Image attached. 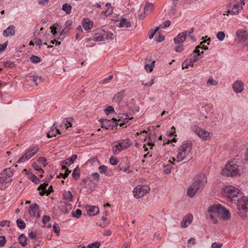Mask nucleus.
Returning <instances> with one entry per match:
<instances>
[{"label": "nucleus", "instance_id": "1", "mask_svg": "<svg viewBox=\"0 0 248 248\" xmlns=\"http://www.w3.org/2000/svg\"><path fill=\"white\" fill-rule=\"evenodd\" d=\"M240 163L235 159L228 161L220 170V174L226 177L233 178L241 175Z\"/></svg>", "mask_w": 248, "mask_h": 248}, {"label": "nucleus", "instance_id": "2", "mask_svg": "<svg viewBox=\"0 0 248 248\" xmlns=\"http://www.w3.org/2000/svg\"><path fill=\"white\" fill-rule=\"evenodd\" d=\"M192 144L189 141L183 142L179 147L175 157H172L173 161L178 162L190 159L192 155Z\"/></svg>", "mask_w": 248, "mask_h": 248}, {"label": "nucleus", "instance_id": "3", "mask_svg": "<svg viewBox=\"0 0 248 248\" xmlns=\"http://www.w3.org/2000/svg\"><path fill=\"white\" fill-rule=\"evenodd\" d=\"M207 183V178L204 174L199 175L197 179L193 182L187 189V194L189 197H193L197 192L203 188Z\"/></svg>", "mask_w": 248, "mask_h": 248}, {"label": "nucleus", "instance_id": "4", "mask_svg": "<svg viewBox=\"0 0 248 248\" xmlns=\"http://www.w3.org/2000/svg\"><path fill=\"white\" fill-rule=\"evenodd\" d=\"M14 172L11 168L5 169L0 174V189H4L8 183L11 182Z\"/></svg>", "mask_w": 248, "mask_h": 248}, {"label": "nucleus", "instance_id": "5", "mask_svg": "<svg viewBox=\"0 0 248 248\" xmlns=\"http://www.w3.org/2000/svg\"><path fill=\"white\" fill-rule=\"evenodd\" d=\"M202 48V47L198 46L196 47V49L193 51V53L195 54H197V55H192L189 56V58L187 59L185 62L182 63V68H187L188 66H193L194 62H197L198 60V57L200 55V50L199 49Z\"/></svg>", "mask_w": 248, "mask_h": 248}, {"label": "nucleus", "instance_id": "6", "mask_svg": "<svg viewBox=\"0 0 248 248\" xmlns=\"http://www.w3.org/2000/svg\"><path fill=\"white\" fill-rule=\"evenodd\" d=\"M223 191L225 195L232 202L233 199L237 197L240 190L238 188L232 186H226L223 188Z\"/></svg>", "mask_w": 248, "mask_h": 248}, {"label": "nucleus", "instance_id": "7", "mask_svg": "<svg viewBox=\"0 0 248 248\" xmlns=\"http://www.w3.org/2000/svg\"><path fill=\"white\" fill-rule=\"evenodd\" d=\"M96 35H101V37H93L92 40L96 42L104 41L108 39H112L113 34L110 32H106L103 29L96 30Z\"/></svg>", "mask_w": 248, "mask_h": 248}, {"label": "nucleus", "instance_id": "8", "mask_svg": "<svg viewBox=\"0 0 248 248\" xmlns=\"http://www.w3.org/2000/svg\"><path fill=\"white\" fill-rule=\"evenodd\" d=\"M194 132L200 138L205 141L210 140L213 136L212 132L197 126L194 127Z\"/></svg>", "mask_w": 248, "mask_h": 248}, {"label": "nucleus", "instance_id": "9", "mask_svg": "<svg viewBox=\"0 0 248 248\" xmlns=\"http://www.w3.org/2000/svg\"><path fill=\"white\" fill-rule=\"evenodd\" d=\"M221 207L220 204L213 205L210 206L208 209L210 217L215 224L217 222V217H219V214L221 213L220 210H221Z\"/></svg>", "mask_w": 248, "mask_h": 248}, {"label": "nucleus", "instance_id": "10", "mask_svg": "<svg viewBox=\"0 0 248 248\" xmlns=\"http://www.w3.org/2000/svg\"><path fill=\"white\" fill-rule=\"evenodd\" d=\"M150 190L148 186H137L133 190L134 196L137 199L140 198L148 193Z\"/></svg>", "mask_w": 248, "mask_h": 248}, {"label": "nucleus", "instance_id": "11", "mask_svg": "<svg viewBox=\"0 0 248 248\" xmlns=\"http://www.w3.org/2000/svg\"><path fill=\"white\" fill-rule=\"evenodd\" d=\"M39 150L38 146H34L31 148L26 153H25L21 157L19 158L17 161V163L24 162L30 159L35 154H36Z\"/></svg>", "mask_w": 248, "mask_h": 248}, {"label": "nucleus", "instance_id": "12", "mask_svg": "<svg viewBox=\"0 0 248 248\" xmlns=\"http://www.w3.org/2000/svg\"><path fill=\"white\" fill-rule=\"evenodd\" d=\"M237 209L238 210L247 211L248 210V198L243 197L239 199L237 202Z\"/></svg>", "mask_w": 248, "mask_h": 248}, {"label": "nucleus", "instance_id": "13", "mask_svg": "<svg viewBox=\"0 0 248 248\" xmlns=\"http://www.w3.org/2000/svg\"><path fill=\"white\" fill-rule=\"evenodd\" d=\"M48 185V184L47 183L45 182L42 184H41L38 186L37 189L39 191H40L39 192L40 195L44 196L45 194H46V195H48L52 191V186H51L49 187L48 190H46V187Z\"/></svg>", "mask_w": 248, "mask_h": 248}, {"label": "nucleus", "instance_id": "14", "mask_svg": "<svg viewBox=\"0 0 248 248\" xmlns=\"http://www.w3.org/2000/svg\"><path fill=\"white\" fill-rule=\"evenodd\" d=\"M29 213L31 216L34 217H36V218H39L40 217L39 206L37 203H34L30 207Z\"/></svg>", "mask_w": 248, "mask_h": 248}, {"label": "nucleus", "instance_id": "15", "mask_svg": "<svg viewBox=\"0 0 248 248\" xmlns=\"http://www.w3.org/2000/svg\"><path fill=\"white\" fill-rule=\"evenodd\" d=\"M85 208L87 214L90 216H94L99 214V209L96 206L86 205Z\"/></svg>", "mask_w": 248, "mask_h": 248}, {"label": "nucleus", "instance_id": "16", "mask_svg": "<svg viewBox=\"0 0 248 248\" xmlns=\"http://www.w3.org/2000/svg\"><path fill=\"white\" fill-rule=\"evenodd\" d=\"M236 38L239 42H245L248 39V33L243 30H239L236 32Z\"/></svg>", "mask_w": 248, "mask_h": 248}, {"label": "nucleus", "instance_id": "17", "mask_svg": "<svg viewBox=\"0 0 248 248\" xmlns=\"http://www.w3.org/2000/svg\"><path fill=\"white\" fill-rule=\"evenodd\" d=\"M193 220V216L188 214L185 216L181 222V227L183 228H186L189 225Z\"/></svg>", "mask_w": 248, "mask_h": 248}, {"label": "nucleus", "instance_id": "18", "mask_svg": "<svg viewBox=\"0 0 248 248\" xmlns=\"http://www.w3.org/2000/svg\"><path fill=\"white\" fill-rule=\"evenodd\" d=\"M187 31L179 33L176 38H174V43L176 45L183 44L186 40L187 36Z\"/></svg>", "mask_w": 248, "mask_h": 248}, {"label": "nucleus", "instance_id": "19", "mask_svg": "<svg viewBox=\"0 0 248 248\" xmlns=\"http://www.w3.org/2000/svg\"><path fill=\"white\" fill-rule=\"evenodd\" d=\"M111 121L115 124V126H117L118 125L116 123L117 120L115 118H112L111 120H109L107 119H102L99 120L100 122L102 124L101 127L104 128L106 130L108 129V126H109V123H110Z\"/></svg>", "mask_w": 248, "mask_h": 248}, {"label": "nucleus", "instance_id": "20", "mask_svg": "<svg viewBox=\"0 0 248 248\" xmlns=\"http://www.w3.org/2000/svg\"><path fill=\"white\" fill-rule=\"evenodd\" d=\"M232 88L235 92L240 93L244 90V84L241 81H236L233 83Z\"/></svg>", "mask_w": 248, "mask_h": 248}, {"label": "nucleus", "instance_id": "21", "mask_svg": "<svg viewBox=\"0 0 248 248\" xmlns=\"http://www.w3.org/2000/svg\"><path fill=\"white\" fill-rule=\"evenodd\" d=\"M15 34V27L13 25L9 26L3 31V34L5 37L13 36Z\"/></svg>", "mask_w": 248, "mask_h": 248}, {"label": "nucleus", "instance_id": "22", "mask_svg": "<svg viewBox=\"0 0 248 248\" xmlns=\"http://www.w3.org/2000/svg\"><path fill=\"white\" fill-rule=\"evenodd\" d=\"M118 142L122 147L121 149H123V150L127 149L132 145V143L129 139L120 140Z\"/></svg>", "mask_w": 248, "mask_h": 248}, {"label": "nucleus", "instance_id": "23", "mask_svg": "<svg viewBox=\"0 0 248 248\" xmlns=\"http://www.w3.org/2000/svg\"><path fill=\"white\" fill-rule=\"evenodd\" d=\"M220 213L219 214V216L224 219L227 220L230 218V214L228 210L226 209L223 207H221V210H220Z\"/></svg>", "mask_w": 248, "mask_h": 248}, {"label": "nucleus", "instance_id": "24", "mask_svg": "<svg viewBox=\"0 0 248 248\" xmlns=\"http://www.w3.org/2000/svg\"><path fill=\"white\" fill-rule=\"evenodd\" d=\"M240 7V4L238 3L237 4L234 5L231 11L229 10L228 11V14L233 15L238 14L239 12ZM227 15H228V14H227Z\"/></svg>", "mask_w": 248, "mask_h": 248}, {"label": "nucleus", "instance_id": "25", "mask_svg": "<svg viewBox=\"0 0 248 248\" xmlns=\"http://www.w3.org/2000/svg\"><path fill=\"white\" fill-rule=\"evenodd\" d=\"M119 26L120 27L127 28L130 27L131 26V24L126 19L123 18L120 21Z\"/></svg>", "mask_w": 248, "mask_h": 248}, {"label": "nucleus", "instance_id": "26", "mask_svg": "<svg viewBox=\"0 0 248 248\" xmlns=\"http://www.w3.org/2000/svg\"><path fill=\"white\" fill-rule=\"evenodd\" d=\"M63 198L67 202H72L73 200V195L70 191H65L63 193Z\"/></svg>", "mask_w": 248, "mask_h": 248}, {"label": "nucleus", "instance_id": "27", "mask_svg": "<svg viewBox=\"0 0 248 248\" xmlns=\"http://www.w3.org/2000/svg\"><path fill=\"white\" fill-rule=\"evenodd\" d=\"M77 158V155L74 154V155H73L70 158L67 159L65 160H63L62 162V163L63 164H65V165H70L73 163L74 161Z\"/></svg>", "mask_w": 248, "mask_h": 248}, {"label": "nucleus", "instance_id": "28", "mask_svg": "<svg viewBox=\"0 0 248 248\" xmlns=\"http://www.w3.org/2000/svg\"><path fill=\"white\" fill-rule=\"evenodd\" d=\"M28 238L23 234H22L19 235L18 237V241L19 242V244L22 247H25L27 245V241Z\"/></svg>", "mask_w": 248, "mask_h": 248}, {"label": "nucleus", "instance_id": "29", "mask_svg": "<svg viewBox=\"0 0 248 248\" xmlns=\"http://www.w3.org/2000/svg\"><path fill=\"white\" fill-rule=\"evenodd\" d=\"M57 134H60L59 130L55 127H53V129L47 133V137L48 138H50L53 137H55Z\"/></svg>", "mask_w": 248, "mask_h": 248}, {"label": "nucleus", "instance_id": "30", "mask_svg": "<svg viewBox=\"0 0 248 248\" xmlns=\"http://www.w3.org/2000/svg\"><path fill=\"white\" fill-rule=\"evenodd\" d=\"M116 144L115 145V146L112 147V152L115 155H117L119 154L122 150H123V149H121L122 147L120 145V144L118 142H116Z\"/></svg>", "mask_w": 248, "mask_h": 248}, {"label": "nucleus", "instance_id": "31", "mask_svg": "<svg viewBox=\"0 0 248 248\" xmlns=\"http://www.w3.org/2000/svg\"><path fill=\"white\" fill-rule=\"evenodd\" d=\"M169 163L164 166V171L166 174H169L171 171L172 166L174 164L170 160L168 161Z\"/></svg>", "mask_w": 248, "mask_h": 248}, {"label": "nucleus", "instance_id": "32", "mask_svg": "<svg viewBox=\"0 0 248 248\" xmlns=\"http://www.w3.org/2000/svg\"><path fill=\"white\" fill-rule=\"evenodd\" d=\"M82 26L85 30H91L93 26V22L91 21H85L83 23Z\"/></svg>", "mask_w": 248, "mask_h": 248}, {"label": "nucleus", "instance_id": "33", "mask_svg": "<svg viewBox=\"0 0 248 248\" xmlns=\"http://www.w3.org/2000/svg\"><path fill=\"white\" fill-rule=\"evenodd\" d=\"M150 62V63H146L145 65V69L148 73L151 72L155 66V62L151 61Z\"/></svg>", "mask_w": 248, "mask_h": 248}, {"label": "nucleus", "instance_id": "34", "mask_svg": "<svg viewBox=\"0 0 248 248\" xmlns=\"http://www.w3.org/2000/svg\"><path fill=\"white\" fill-rule=\"evenodd\" d=\"M106 7H107V9L104 12V14L106 16H109L112 14L113 9L111 5L109 3H107L106 4Z\"/></svg>", "mask_w": 248, "mask_h": 248}, {"label": "nucleus", "instance_id": "35", "mask_svg": "<svg viewBox=\"0 0 248 248\" xmlns=\"http://www.w3.org/2000/svg\"><path fill=\"white\" fill-rule=\"evenodd\" d=\"M124 95V91H122L118 93H117L114 97V99L117 101V102H119L121 100V99L123 98Z\"/></svg>", "mask_w": 248, "mask_h": 248}, {"label": "nucleus", "instance_id": "36", "mask_svg": "<svg viewBox=\"0 0 248 248\" xmlns=\"http://www.w3.org/2000/svg\"><path fill=\"white\" fill-rule=\"evenodd\" d=\"M71 6L68 3H65L62 5V10L67 14H69L71 13Z\"/></svg>", "mask_w": 248, "mask_h": 248}, {"label": "nucleus", "instance_id": "37", "mask_svg": "<svg viewBox=\"0 0 248 248\" xmlns=\"http://www.w3.org/2000/svg\"><path fill=\"white\" fill-rule=\"evenodd\" d=\"M31 80H32L36 85H37L38 83L43 82V79L41 77L33 76L31 77Z\"/></svg>", "mask_w": 248, "mask_h": 248}, {"label": "nucleus", "instance_id": "38", "mask_svg": "<svg viewBox=\"0 0 248 248\" xmlns=\"http://www.w3.org/2000/svg\"><path fill=\"white\" fill-rule=\"evenodd\" d=\"M82 214V211L79 209H77L75 212H72V216L74 217L78 218Z\"/></svg>", "mask_w": 248, "mask_h": 248}, {"label": "nucleus", "instance_id": "39", "mask_svg": "<svg viewBox=\"0 0 248 248\" xmlns=\"http://www.w3.org/2000/svg\"><path fill=\"white\" fill-rule=\"evenodd\" d=\"M100 246V243L99 242L96 241L89 244L86 248H99Z\"/></svg>", "mask_w": 248, "mask_h": 248}, {"label": "nucleus", "instance_id": "40", "mask_svg": "<svg viewBox=\"0 0 248 248\" xmlns=\"http://www.w3.org/2000/svg\"><path fill=\"white\" fill-rule=\"evenodd\" d=\"M16 223L18 227L21 229H23L26 227L25 223L21 219H17L16 220Z\"/></svg>", "mask_w": 248, "mask_h": 248}, {"label": "nucleus", "instance_id": "41", "mask_svg": "<svg viewBox=\"0 0 248 248\" xmlns=\"http://www.w3.org/2000/svg\"><path fill=\"white\" fill-rule=\"evenodd\" d=\"M225 37V34L223 31H219L217 34V37L220 41H222Z\"/></svg>", "mask_w": 248, "mask_h": 248}, {"label": "nucleus", "instance_id": "42", "mask_svg": "<svg viewBox=\"0 0 248 248\" xmlns=\"http://www.w3.org/2000/svg\"><path fill=\"white\" fill-rule=\"evenodd\" d=\"M109 162L112 165H116L118 163L117 157L112 156L109 158Z\"/></svg>", "mask_w": 248, "mask_h": 248}, {"label": "nucleus", "instance_id": "43", "mask_svg": "<svg viewBox=\"0 0 248 248\" xmlns=\"http://www.w3.org/2000/svg\"><path fill=\"white\" fill-rule=\"evenodd\" d=\"M31 61L33 63H38L41 61V59L37 56H32L31 57Z\"/></svg>", "mask_w": 248, "mask_h": 248}, {"label": "nucleus", "instance_id": "44", "mask_svg": "<svg viewBox=\"0 0 248 248\" xmlns=\"http://www.w3.org/2000/svg\"><path fill=\"white\" fill-rule=\"evenodd\" d=\"M207 83L210 85H217L218 84V82L214 80L212 77L210 78L207 80Z\"/></svg>", "mask_w": 248, "mask_h": 248}, {"label": "nucleus", "instance_id": "45", "mask_svg": "<svg viewBox=\"0 0 248 248\" xmlns=\"http://www.w3.org/2000/svg\"><path fill=\"white\" fill-rule=\"evenodd\" d=\"M6 243V240L4 236H0V247H3L5 246Z\"/></svg>", "mask_w": 248, "mask_h": 248}, {"label": "nucleus", "instance_id": "46", "mask_svg": "<svg viewBox=\"0 0 248 248\" xmlns=\"http://www.w3.org/2000/svg\"><path fill=\"white\" fill-rule=\"evenodd\" d=\"M105 113L107 115H108L110 113H112L114 111L113 108L111 106H109L105 110Z\"/></svg>", "mask_w": 248, "mask_h": 248}, {"label": "nucleus", "instance_id": "47", "mask_svg": "<svg viewBox=\"0 0 248 248\" xmlns=\"http://www.w3.org/2000/svg\"><path fill=\"white\" fill-rule=\"evenodd\" d=\"M175 50L177 52H181L183 50V44H180L179 45H176Z\"/></svg>", "mask_w": 248, "mask_h": 248}, {"label": "nucleus", "instance_id": "48", "mask_svg": "<svg viewBox=\"0 0 248 248\" xmlns=\"http://www.w3.org/2000/svg\"><path fill=\"white\" fill-rule=\"evenodd\" d=\"M158 29H159V27H157L155 29V30L152 29L150 31V34L149 36V37L150 39H152L154 37L155 34L156 33V32L157 31Z\"/></svg>", "mask_w": 248, "mask_h": 248}, {"label": "nucleus", "instance_id": "49", "mask_svg": "<svg viewBox=\"0 0 248 248\" xmlns=\"http://www.w3.org/2000/svg\"><path fill=\"white\" fill-rule=\"evenodd\" d=\"M38 161L42 164L44 166H46L47 165L46 159L44 157H39L38 159Z\"/></svg>", "mask_w": 248, "mask_h": 248}, {"label": "nucleus", "instance_id": "50", "mask_svg": "<svg viewBox=\"0 0 248 248\" xmlns=\"http://www.w3.org/2000/svg\"><path fill=\"white\" fill-rule=\"evenodd\" d=\"M154 5L152 3H147L144 7V11H149L153 8Z\"/></svg>", "mask_w": 248, "mask_h": 248}, {"label": "nucleus", "instance_id": "51", "mask_svg": "<svg viewBox=\"0 0 248 248\" xmlns=\"http://www.w3.org/2000/svg\"><path fill=\"white\" fill-rule=\"evenodd\" d=\"M164 39L165 36L161 33H159L158 36L156 38V41L158 42H161L164 41Z\"/></svg>", "mask_w": 248, "mask_h": 248}, {"label": "nucleus", "instance_id": "52", "mask_svg": "<svg viewBox=\"0 0 248 248\" xmlns=\"http://www.w3.org/2000/svg\"><path fill=\"white\" fill-rule=\"evenodd\" d=\"M73 177L75 179L77 180L79 178L80 174L79 172L76 171V169L73 170L72 173Z\"/></svg>", "mask_w": 248, "mask_h": 248}, {"label": "nucleus", "instance_id": "53", "mask_svg": "<svg viewBox=\"0 0 248 248\" xmlns=\"http://www.w3.org/2000/svg\"><path fill=\"white\" fill-rule=\"evenodd\" d=\"M50 220V217L48 216H44L43 217V222L44 224H46V223L48 222Z\"/></svg>", "mask_w": 248, "mask_h": 248}, {"label": "nucleus", "instance_id": "54", "mask_svg": "<svg viewBox=\"0 0 248 248\" xmlns=\"http://www.w3.org/2000/svg\"><path fill=\"white\" fill-rule=\"evenodd\" d=\"M10 224V221L8 220H2L0 222V226L1 227H4L6 226H9Z\"/></svg>", "mask_w": 248, "mask_h": 248}, {"label": "nucleus", "instance_id": "55", "mask_svg": "<svg viewBox=\"0 0 248 248\" xmlns=\"http://www.w3.org/2000/svg\"><path fill=\"white\" fill-rule=\"evenodd\" d=\"M107 170V167H106L105 165L101 166L99 167V170L100 172V173H104L106 172V171Z\"/></svg>", "mask_w": 248, "mask_h": 248}, {"label": "nucleus", "instance_id": "56", "mask_svg": "<svg viewBox=\"0 0 248 248\" xmlns=\"http://www.w3.org/2000/svg\"><path fill=\"white\" fill-rule=\"evenodd\" d=\"M222 243H213L212 244V248H220L222 246Z\"/></svg>", "mask_w": 248, "mask_h": 248}, {"label": "nucleus", "instance_id": "57", "mask_svg": "<svg viewBox=\"0 0 248 248\" xmlns=\"http://www.w3.org/2000/svg\"><path fill=\"white\" fill-rule=\"evenodd\" d=\"M71 172L70 170H69L68 169L65 170V172L64 174H60V175L64 179H65L68 175V174Z\"/></svg>", "mask_w": 248, "mask_h": 248}, {"label": "nucleus", "instance_id": "58", "mask_svg": "<svg viewBox=\"0 0 248 248\" xmlns=\"http://www.w3.org/2000/svg\"><path fill=\"white\" fill-rule=\"evenodd\" d=\"M154 81H155V79L152 78L151 81L147 83H143V84L144 85V86L145 87H150L153 84V83H154Z\"/></svg>", "mask_w": 248, "mask_h": 248}, {"label": "nucleus", "instance_id": "59", "mask_svg": "<svg viewBox=\"0 0 248 248\" xmlns=\"http://www.w3.org/2000/svg\"><path fill=\"white\" fill-rule=\"evenodd\" d=\"M33 167L35 170L39 171L40 172H41V173L44 172V170L42 169L39 168V167L36 164H34L33 165Z\"/></svg>", "mask_w": 248, "mask_h": 248}, {"label": "nucleus", "instance_id": "60", "mask_svg": "<svg viewBox=\"0 0 248 248\" xmlns=\"http://www.w3.org/2000/svg\"><path fill=\"white\" fill-rule=\"evenodd\" d=\"M93 179L96 181H98L99 179V174L97 172L93 173L92 174Z\"/></svg>", "mask_w": 248, "mask_h": 248}, {"label": "nucleus", "instance_id": "61", "mask_svg": "<svg viewBox=\"0 0 248 248\" xmlns=\"http://www.w3.org/2000/svg\"><path fill=\"white\" fill-rule=\"evenodd\" d=\"M7 42L3 44H0V51L4 50L7 47Z\"/></svg>", "mask_w": 248, "mask_h": 248}, {"label": "nucleus", "instance_id": "62", "mask_svg": "<svg viewBox=\"0 0 248 248\" xmlns=\"http://www.w3.org/2000/svg\"><path fill=\"white\" fill-rule=\"evenodd\" d=\"M188 244H192V245L195 244V239L193 237H191L188 240Z\"/></svg>", "mask_w": 248, "mask_h": 248}, {"label": "nucleus", "instance_id": "63", "mask_svg": "<svg viewBox=\"0 0 248 248\" xmlns=\"http://www.w3.org/2000/svg\"><path fill=\"white\" fill-rule=\"evenodd\" d=\"M164 26H163V28H167V27H168L170 26V20H166L164 22Z\"/></svg>", "mask_w": 248, "mask_h": 248}, {"label": "nucleus", "instance_id": "64", "mask_svg": "<svg viewBox=\"0 0 248 248\" xmlns=\"http://www.w3.org/2000/svg\"><path fill=\"white\" fill-rule=\"evenodd\" d=\"M53 230H54V231L55 232H56L57 233H60V229L59 227H57L55 225H54L53 226Z\"/></svg>", "mask_w": 248, "mask_h": 248}]
</instances>
